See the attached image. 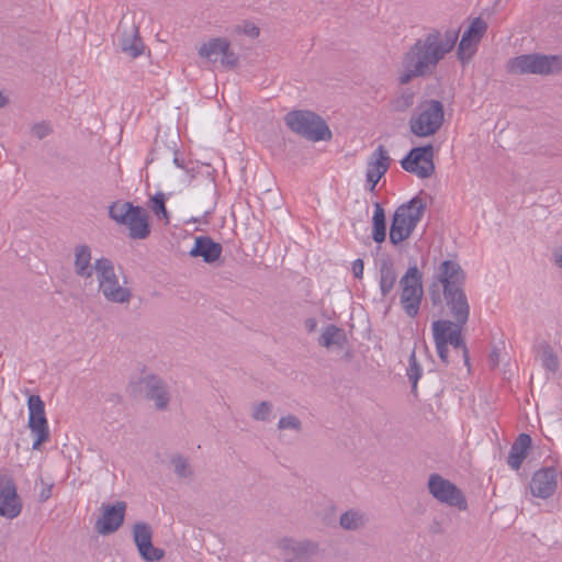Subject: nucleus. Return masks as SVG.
<instances>
[{
    "label": "nucleus",
    "mask_w": 562,
    "mask_h": 562,
    "mask_svg": "<svg viewBox=\"0 0 562 562\" xmlns=\"http://www.w3.org/2000/svg\"><path fill=\"white\" fill-rule=\"evenodd\" d=\"M457 40L458 33L453 31L447 32L443 37L438 31H432L417 40L403 57L398 81L405 85L415 77L431 74L446 54L452 50Z\"/></svg>",
    "instance_id": "f257e3e1"
},
{
    "label": "nucleus",
    "mask_w": 562,
    "mask_h": 562,
    "mask_svg": "<svg viewBox=\"0 0 562 562\" xmlns=\"http://www.w3.org/2000/svg\"><path fill=\"white\" fill-rule=\"evenodd\" d=\"M434 279L430 285L432 300L439 299V285H441L451 315L461 322H467L470 308L462 290L464 273L460 265L454 260H443L437 266Z\"/></svg>",
    "instance_id": "f03ea898"
},
{
    "label": "nucleus",
    "mask_w": 562,
    "mask_h": 562,
    "mask_svg": "<svg viewBox=\"0 0 562 562\" xmlns=\"http://www.w3.org/2000/svg\"><path fill=\"white\" fill-rule=\"evenodd\" d=\"M426 207V199L416 195L395 210L390 227V241L393 245H398L409 238L420 222Z\"/></svg>",
    "instance_id": "7ed1b4c3"
},
{
    "label": "nucleus",
    "mask_w": 562,
    "mask_h": 562,
    "mask_svg": "<svg viewBox=\"0 0 562 562\" xmlns=\"http://www.w3.org/2000/svg\"><path fill=\"white\" fill-rule=\"evenodd\" d=\"M94 272L98 281V289L102 296L111 303L128 304L132 300V291L126 280L123 283L116 274L113 262L101 257L94 261Z\"/></svg>",
    "instance_id": "20e7f679"
},
{
    "label": "nucleus",
    "mask_w": 562,
    "mask_h": 562,
    "mask_svg": "<svg viewBox=\"0 0 562 562\" xmlns=\"http://www.w3.org/2000/svg\"><path fill=\"white\" fill-rule=\"evenodd\" d=\"M454 323L446 319H439L432 323L431 331L435 340L437 353L442 362H448L449 347H451L457 356L464 358L468 363L467 348L461 337L462 326L467 322H461L458 317H453Z\"/></svg>",
    "instance_id": "39448f33"
},
{
    "label": "nucleus",
    "mask_w": 562,
    "mask_h": 562,
    "mask_svg": "<svg viewBox=\"0 0 562 562\" xmlns=\"http://www.w3.org/2000/svg\"><path fill=\"white\" fill-rule=\"evenodd\" d=\"M445 120L443 105L438 100H424L417 104L411 119L409 130L418 137L435 135Z\"/></svg>",
    "instance_id": "423d86ee"
},
{
    "label": "nucleus",
    "mask_w": 562,
    "mask_h": 562,
    "mask_svg": "<svg viewBox=\"0 0 562 562\" xmlns=\"http://www.w3.org/2000/svg\"><path fill=\"white\" fill-rule=\"evenodd\" d=\"M288 127L297 135L312 142L328 140L331 132L325 121L311 111H292L284 117Z\"/></svg>",
    "instance_id": "0eeeda50"
},
{
    "label": "nucleus",
    "mask_w": 562,
    "mask_h": 562,
    "mask_svg": "<svg viewBox=\"0 0 562 562\" xmlns=\"http://www.w3.org/2000/svg\"><path fill=\"white\" fill-rule=\"evenodd\" d=\"M109 215L116 223L126 226L133 239H144L150 233L147 213L140 206L117 201L110 206Z\"/></svg>",
    "instance_id": "6e6552de"
},
{
    "label": "nucleus",
    "mask_w": 562,
    "mask_h": 562,
    "mask_svg": "<svg viewBox=\"0 0 562 562\" xmlns=\"http://www.w3.org/2000/svg\"><path fill=\"white\" fill-rule=\"evenodd\" d=\"M508 68L514 74L557 75L562 72V55H520L508 61Z\"/></svg>",
    "instance_id": "1a4fd4ad"
},
{
    "label": "nucleus",
    "mask_w": 562,
    "mask_h": 562,
    "mask_svg": "<svg viewBox=\"0 0 562 562\" xmlns=\"http://www.w3.org/2000/svg\"><path fill=\"white\" fill-rule=\"evenodd\" d=\"M400 302L404 312L409 317L418 314L424 296L423 274L416 266L409 267L400 279Z\"/></svg>",
    "instance_id": "9d476101"
},
{
    "label": "nucleus",
    "mask_w": 562,
    "mask_h": 562,
    "mask_svg": "<svg viewBox=\"0 0 562 562\" xmlns=\"http://www.w3.org/2000/svg\"><path fill=\"white\" fill-rule=\"evenodd\" d=\"M198 55L207 63H218L221 67L226 69H234L239 63L238 55L232 48L229 38L225 36L209 37L202 42Z\"/></svg>",
    "instance_id": "9b49d317"
},
{
    "label": "nucleus",
    "mask_w": 562,
    "mask_h": 562,
    "mask_svg": "<svg viewBox=\"0 0 562 562\" xmlns=\"http://www.w3.org/2000/svg\"><path fill=\"white\" fill-rule=\"evenodd\" d=\"M429 494L440 504L457 508L460 512L468 509V501L460 487L438 473L429 475L427 481Z\"/></svg>",
    "instance_id": "f8f14e48"
},
{
    "label": "nucleus",
    "mask_w": 562,
    "mask_h": 562,
    "mask_svg": "<svg viewBox=\"0 0 562 562\" xmlns=\"http://www.w3.org/2000/svg\"><path fill=\"white\" fill-rule=\"evenodd\" d=\"M277 548L285 555V562H315L319 553L318 542L311 539L280 538Z\"/></svg>",
    "instance_id": "ddd939ff"
},
{
    "label": "nucleus",
    "mask_w": 562,
    "mask_h": 562,
    "mask_svg": "<svg viewBox=\"0 0 562 562\" xmlns=\"http://www.w3.org/2000/svg\"><path fill=\"white\" fill-rule=\"evenodd\" d=\"M29 420L27 425L34 441L32 448L38 449L49 439V428L45 414V405L38 395H30L27 398Z\"/></svg>",
    "instance_id": "4468645a"
},
{
    "label": "nucleus",
    "mask_w": 562,
    "mask_h": 562,
    "mask_svg": "<svg viewBox=\"0 0 562 562\" xmlns=\"http://www.w3.org/2000/svg\"><path fill=\"white\" fill-rule=\"evenodd\" d=\"M486 31L487 23L481 18H474L470 21L461 35L457 52L462 64L469 63L473 58Z\"/></svg>",
    "instance_id": "2eb2a0df"
},
{
    "label": "nucleus",
    "mask_w": 562,
    "mask_h": 562,
    "mask_svg": "<svg viewBox=\"0 0 562 562\" xmlns=\"http://www.w3.org/2000/svg\"><path fill=\"white\" fill-rule=\"evenodd\" d=\"M432 154L431 145L413 148L401 165L403 169L419 178H428L435 170Z\"/></svg>",
    "instance_id": "dca6fc26"
},
{
    "label": "nucleus",
    "mask_w": 562,
    "mask_h": 562,
    "mask_svg": "<svg viewBox=\"0 0 562 562\" xmlns=\"http://www.w3.org/2000/svg\"><path fill=\"white\" fill-rule=\"evenodd\" d=\"M22 510V502L14 482L8 477L0 479V516L7 519L16 518Z\"/></svg>",
    "instance_id": "f3484780"
},
{
    "label": "nucleus",
    "mask_w": 562,
    "mask_h": 562,
    "mask_svg": "<svg viewBox=\"0 0 562 562\" xmlns=\"http://www.w3.org/2000/svg\"><path fill=\"white\" fill-rule=\"evenodd\" d=\"M558 471L553 467L542 468L536 471L530 481V492L535 497L547 499L557 490Z\"/></svg>",
    "instance_id": "a211bd4d"
},
{
    "label": "nucleus",
    "mask_w": 562,
    "mask_h": 562,
    "mask_svg": "<svg viewBox=\"0 0 562 562\" xmlns=\"http://www.w3.org/2000/svg\"><path fill=\"white\" fill-rule=\"evenodd\" d=\"M390 166L389 153L379 146L369 157L367 162V189L372 192L380 179L386 173Z\"/></svg>",
    "instance_id": "6ab92c4d"
},
{
    "label": "nucleus",
    "mask_w": 562,
    "mask_h": 562,
    "mask_svg": "<svg viewBox=\"0 0 562 562\" xmlns=\"http://www.w3.org/2000/svg\"><path fill=\"white\" fill-rule=\"evenodd\" d=\"M126 504L116 502L112 505H104L101 517L95 522V529L100 535H110L116 531L123 524Z\"/></svg>",
    "instance_id": "aec40b11"
},
{
    "label": "nucleus",
    "mask_w": 562,
    "mask_h": 562,
    "mask_svg": "<svg viewBox=\"0 0 562 562\" xmlns=\"http://www.w3.org/2000/svg\"><path fill=\"white\" fill-rule=\"evenodd\" d=\"M145 393L148 400L159 411H165L170 402V393L167 384L157 375H147L144 379Z\"/></svg>",
    "instance_id": "412c9836"
},
{
    "label": "nucleus",
    "mask_w": 562,
    "mask_h": 562,
    "mask_svg": "<svg viewBox=\"0 0 562 562\" xmlns=\"http://www.w3.org/2000/svg\"><path fill=\"white\" fill-rule=\"evenodd\" d=\"M222 250L221 244L215 243L209 236H198L189 255L191 257H201L206 263H213L220 259Z\"/></svg>",
    "instance_id": "4be33fe9"
},
{
    "label": "nucleus",
    "mask_w": 562,
    "mask_h": 562,
    "mask_svg": "<svg viewBox=\"0 0 562 562\" xmlns=\"http://www.w3.org/2000/svg\"><path fill=\"white\" fill-rule=\"evenodd\" d=\"M91 248L86 244L74 248V269L78 277L89 279L92 277L94 265H91Z\"/></svg>",
    "instance_id": "5701e85b"
},
{
    "label": "nucleus",
    "mask_w": 562,
    "mask_h": 562,
    "mask_svg": "<svg viewBox=\"0 0 562 562\" xmlns=\"http://www.w3.org/2000/svg\"><path fill=\"white\" fill-rule=\"evenodd\" d=\"M531 447V437L528 434H520L510 447L507 463L513 470H518L528 454Z\"/></svg>",
    "instance_id": "b1692460"
},
{
    "label": "nucleus",
    "mask_w": 562,
    "mask_h": 562,
    "mask_svg": "<svg viewBox=\"0 0 562 562\" xmlns=\"http://www.w3.org/2000/svg\"><path fill=\"white\" fill-rule=\"evenodd\" d=\"M119 46L123 53L133 58L144 53V44L136 30L123 32L119 37Z\"/></svg>",
    "instance_id": "393cba45"
},
{
    "label": "nucleus",
    "mask_w": 562,
    "mask_h": 562,
    "mask_svg": "<svg viewBox=\"0 0 562 562\" xmlns=\"http://www.w3.org/2000/svg\"><path fill=\"white\" fill-rule=\"evenodd\" d=\"M397 279L396 271L390 260H383L379 269V286L383 297H386L393 290Z\"/></svg>",
    "instance_id": "a878e982"
},
{
    "label": "nucleus",
    "mask_w": 562,
    "mask_h": 562,
    "mask_svg": "<svg viewBox=\"0 0 562 562\" xmlns=\"http://www.w3.org/2000/svg\"><path fill=\"white\" fill-rule=\"evenodd\" d=\"M346 341V335L344 330L335 325L326 326L318 339L321 346L326 348H341Z\"/></svg>",
    "instance_id": "bb28decb"
},
{
    "label": "nucleus",
    "mask_w": 562,
    "mask_h": 562,
    "mask_svg": "<svg viewBox=\"0 0 562 562\" xmlns=\"http://www.w3.org/2000/svg\"><path fill=\"white\" fill-rule=\"evenodd\" d=\"M386 237L385 213L379 202L374 203L372 215V238L375 243L381 244Z\"/></svg>",
    "instance_id": "cd10ccee"
},
{
    "label": "nucleus",
    "mask_w": 562,
    "mask_h": 562,
    "mask_svg": "<svg viewBox=\"0 0 562 562\" xmlns=\"http://www.w3.org/2000/svg\"><path fill=\"white\" fill-rule=\"evenodd\" d=\"M536 358L550 373H555L559 370L560 362L558 356L548 344L542 342L538 346Z\"/></svg>",
    "instance_id": "c85d7f7f"
},
{
    "label": "nucleus",
    "mask_w": 562,
    "mask_h": 562,
    "mask_svg": "<svg viewBox=\"0 0 562 562\" xmlns=\"http://www.w3.org/2000/svg\"><path fill=\"white\" fill-rule=\"evenodd\" d=\"M231 34L233 36H245L249 40H255L259 36L260 30L254 21L243 20L231 27Z\"/></svg>",
    "instance_id": "c756f323"
},
{
    "label": "nucleus",
    "mask_w": 562,
    "mask_h": 562,
    "mask_svg": "<svg viewBox=\"0 0 562 562\" xmlns=\"http://www.w3.org/2000/svg\"><path fill=\"white\" fill-rule=\"evenodd\" d=\"M339 524L346 530H357L364 526L366 518L359 510L350 509L340 516Z\"/></svg>",
    "instance_id": "7c9ffc66"
},
{
    "label": "nucleus",
    "mask_w": 562,
    "mask_h": 562,
    "mask_svg": "<svg viewBox=\"0 0 562 562\" xmlns=\"http://www.w3.org/2000/svg\"><path fill=\"white\" fill-rule=\"evenodd\" d=\"M280 431L290 432L292 435H300L303 430L302 420L294 414H286L280 417L277 424Z\"/></svg>",
    "instance_id": "2f4dec72"
},
{
    "label": "nucleus",
    "mask_w": 562,
    "mask_h": 562,
    "mask_svg": "<svg viewBox=\"0 0 562 562\" xmlns=\"http://www.w3.org/2000/svg\"><path fill=\"white\" fill-rule=\"evenodd\" d=\"M133 539L137 549L153 541V530L146 522H136L133 527Z\"/></svg>",
    "instance_id": "473e14b6"
},
{
    "label": "nucleus",
    "mask_w": 562,
    "mask_h": 562,
    "mask_svg": "<svg viewBox=\"0 0 562 562\" xmlns=\"http://www.w3.org/2000/svg\"><path fill=\"white\" fill-rule=\"evenodd\" d=\"M415 94L412 90L401 91L391 102V106L396 112H404L414 104Z\"/></svg>",
    "instance_id": "72a5a7b5"
},
{
    "label": "nucleus",
    "mask_w": 562,
    "mask_h": 562,
    "mask_svg": "<svg viewBox=\"0 0 562 562\" xmlns=\"http://www.w3.org/2000/svg\"><path fill=\"white\" fill-rule=\"evenodd\" d=\"M406 375L412 383V390L415 391L417 389L418 380L423 375V369L416 360V353L414 350L409 355Z\"/></svg>",
    "instance_id": "f704fd0d"
},
{
    "label": "nucleus",
    "mask_w": 562,
    "mask_h": 562,
    "mask_svg": "<svg viewBox=\"0 0 562 562\" xmlns=\"http://www.w3.org/2000/svg\"><path fill=\"white\" fill-rule=\"evenodd\" d=\"M165 203H166L165 194L160 193V192L156 193L150 199V209H151L153 213L158 218L165 220V223L168 224L169 223V216H168V212L166 210Z\"/></svg>",
    "instance_id": "c9c22d12"
},
{
    "label": "nucleus",
    "mask_w": 562,
    "mask_h": 562,
    "mask_svg": "<svg viewBox=\"0 0 562 562\" xmlns=\"http://www.w3.org/2000/svg\"><path fill=\"white\" fill-rule=\"evenodd\" d=\"M273 405L270 402H260L252 406V418L259 422H269L272 418Z\"/></svg>",
    "instance_id": "e433bc0d"
},
{
    "label": "nucleus",
    "mask_w": 562,
    "mask_h": 562,
    "mask_svg": "<svg viewBox=\"0 0 562 562\" xmlns=\"http://www.w3.org/2000/svg\"><path fill=\"white\" fill-rule=\"evenodd\" d=\"M137 550L142 559L147 562H157L164 557V551L154 547L153 541L139 547Z\"/></svg>",
    "instance_id": "4c0bfd02"
},
{
    "label": "nucleus",
    "mask_w": 562,
    "mask_h": 562,
    "mask_svg": "<svg viewBox=\"0 0 562 562\" xmlns=\"http://www.w3.org/2000/svg\"><path fill=\"white\" fill-rule=\"evenodd\" d=\"M171 464L173 467L175 473L182 479L189 477L192 475V469L186 458L182 456H175L171 458Z\"/></svg>",
    "instance_id": "58836bf2"
},
{
    "label": "nucleus",
    "mask_w": 562,
    "mask_h": 562,
    "mask_svg": "<svg viewBox=\"0 0 562 562\" xmlns=\"http://www.w3.org/2000/svg\"><path fill=\"white\" fill-rule=\"evenodd\" d=\"M50 131L49 124L45 122L37 123L32 127V134L40 139L46 137Z\"/></svg>",
    "instance_id": "ea45409f"
},
{
    "label": "nucleus",
    "mask_w": 562,
    "mask_h": 562,
    "mask_svg": "<svg viewBox=\"0 0 562 562\" xmlns=\"http://www.w3.org/2000/svg\"><path fill=\"white\" fill-rule=\"evenodd\" d=\"M351 271L357 279H361L363 276V261L362 259H356L352 262Z\"/></svg>",
    "instance_id": "a19ab883"
},
{
    "label": "nucleus",
    "mask_w": 562,
    "mask_h": 562,
    "mask_svg": "<svg viewBox=\"0 0 562 562\" xmlns=\"http://www.w3.org/2000/svg\"><path fill=\"white\" fill-rule=\"evenodd\" d=\"M305 329L310 333L317 328V321L314 317L307 318L304 323Z\"/></svg>",
    "instance_id": "79ce46f5"
},
{
    "label": "nucleus",
    "mask_w": 562,
    "mask_h": 562,
    "mask_svg": "<svg viewBox=\"0 0 562 562\" xmlns=\"http://www.w3.org/2000/svg\"><path fill=\"white\" fill-rule=\"evenodd\" d=\"M554 263L562 269V247L554 251Z\"/></svg>",
    "instance_id": "37998d69"
},
{
    "label": "nucleus",
    "mask_w": 562,
    "mask_h": 562,
    "mask_svg": "<svg viewBox=\"0 0 562 562\" xmlns=\"http://www.w3.org/2000/svg\"><path fill=\"white\" fill-rule=\"evenodd\" d=\"M9 101V97L2 90H0V108H4Z\"/></svg>",
    "instance_id": "c03bdc74"
},
{
    "label": "nucleus",
    "mask_w": 562,
    "mask_h": 562,
    "mask_svg": "<svg viewBox=\"0 0 562 562\" xmlns=\"http://www.w3.org/2000/svg\"><path fill=\"white\" fill-rule=\"evenodd\" d=\"M173 164H175L178 168H181V169L183 168V164H182V161L178 158V156H176V157L173 158Z\"/></svg>",
    "instance_id": "a18cd8bd"
},
{
    "label": "nucleus",
    "mask_w": 562,
    "mask_h": 562,
    "mask_svg": "<svg viewBox=\"0 0 562 562\" xmlns=\"http://www.w3.org/2000/svg\"><path fill=\"white\" fill-rule=\"evenodd\" d=\"M43 497H44V498H48V494H47V492H44Z\"/></svg>",
    "instance_id": "49530a36"
},
{
    "label": "nucleus",
    "mask_w": 562,
    "mask_h": 562,
    "mask_svg": "<svg viewBox=\"0 0 562 562\" xmlns=\"http://www.w3.org/2000/svg\"><path fill=\"white\" fill-rule=\"evenodd\" d=\"M43 497H44V498H48V494H47V492H44Z\"/></svg>",
    "instance_id": "de8ad7c7"
}]
</instances>
